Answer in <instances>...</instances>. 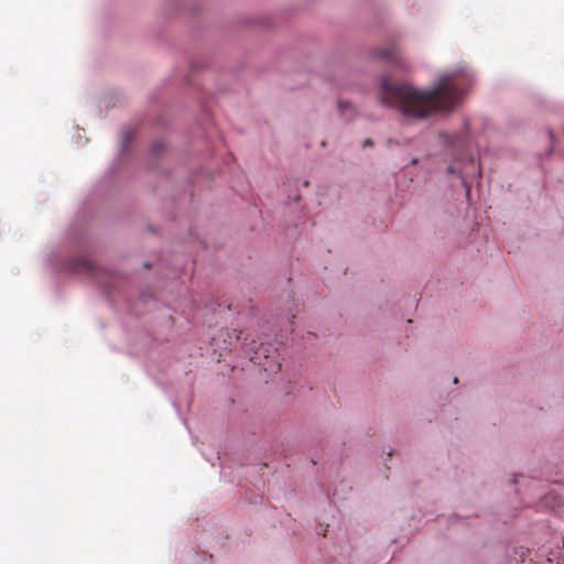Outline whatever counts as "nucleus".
I'll return each mask as SVG.
<instances>
[{"label":"nucleus","mask_w":564,"mask_h":564,"mask_svg":"<svg viewBox=\"0 0 564 564\" xmlns=\"http://www.w3.org/2000/svg\"><path fill=\"white\" fill-rule=\"evenodd\" d=\"M373 144L372 140L371 139H366L364 141V147H371Z\"/></svg>","instance_id":"nucleus-6"},{"label":"nucleus","mask_w":564,"mask_h":564,"mask_svg":"<svg viewBox=\"0 0 564 564\" xmlns=\"http://www.w3.org/2000/svg\"><path fill=\"white\" fill-rule=\"evenodd\" d=\"M75 272H88L93 273L95 268L91 261L86 258H78L72 261L70 268Z\"/></svg>","instance_id":"nucleus-4"},{"label":"nucleus","mask_w":564,"mask_h":564,"mask_svg":"<svg viewBox=\"0 0 564 564\" xmlns=\"http://www.w3.org/2000/svg\"><path fill=\"white\" fill-rule=\"evenodd\" d=\"M351 105L348 101H338V110L344 113L346 110H351Z\"/></svg>","instance_id":"nucleus-5"},{"label":"nucleus","mask_w":564,"mask_h":564,"mask_svg":"<svg viewBox=\"0 0 564 564\" xmlns=\"http://www.w3.org/2000/svg\"><path fill=\"white\" fill-rule=\"evenodd\" d=\"M250 359L269 373H275L281 369L280 354L275 348H271L265 344H261Z\"/></svg>","instance_id":"nucleus-2"},{"label":"nucleus","mask_w":564,"mask_h":564,"mask_svg":"<svg viewBox=\"0 0 564 564\" xmlns=\"http://www.w3.org/2000/svg\"><path fill=\"white\" fill-rule=\"evenodd\" d=\"M376 56L382 59L397 62L399 56V48L397 44L389 43L384 47L378 48L376 51Z\"/></svg>","instance_id":"nucleus-3"},{"label":"nucleus","mask_w":564,"mask_h":564,"mask_svg":"<svg viewBox=\"0 0 564 564\" xmlns=\"http://www.w3.org/2000/svg\"><path fill=\"white\" fill-rule=\"evenodd\" d=\"M380 102L398 109L410 119H425L434 112L452 110L460 99V89L447 78L427 90H420L405 83L381 78Z\"/></svg>","instance_id":"nucleus-1"}]
</instances>
